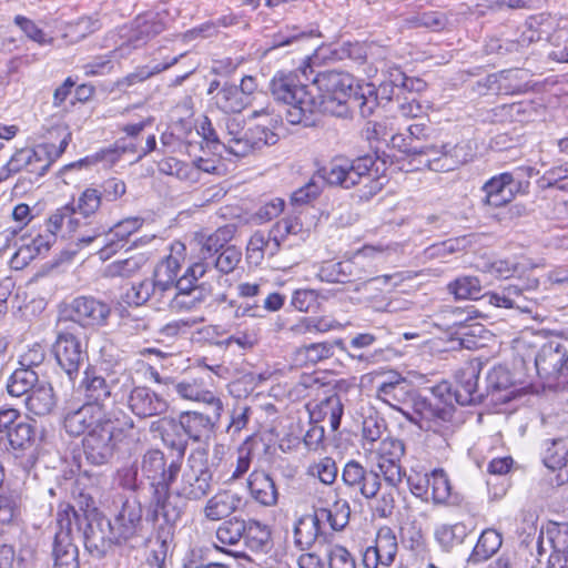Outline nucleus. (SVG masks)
Wrapping results in <instances>:
<instances>
[{"mask_svg": "<svg viewBox=\"0 0 568 568\" xmlns=\"http://www.w3.org/2000/svg\"><path fill=\"white\" fill-rule=\"evenodd\" d=\"M353 78L343 72L325 71L311 84L300 82L295 73H276L270 82L274 100L282 104L290 124L311 123V115L320 111L338 118L348 115V101L354 92Z\"/></svg>", "mask_w": 568, "mask_h": 568, "instance_id": "1", "label": "nucleus"}, {"mask_svg": "<svg viewBox=\"0 0 568 568\" xmlns=\"http://www.w3.org/2000/svg\"><path fill=\"white\" fill-rule=\"evenodd\" d=\"M481 363L473 359L465 363L455 375L456 386L442 382L432 389V397H418L414 400V412L420 420L439 425L450 422L454 415L453 399L459 405H474L483 400L484 394L478 388Z\"/></svg>", "mask_w": 568, "mask_h": 568, "instance_id": "2", "label": "nucleus"}, {"mask_svg": "<svg viewBox=\"0 0 568 568\" xmlns=\"http://www.w3.org/2000/svg\"><path fill=\"white\" fill-rule=\"evenodd\" d=\"M134 440L138 432L132 420L109 416L85 435L83 450L89 463L101 466L111 460L120 444L130 445Z\"/></svg>", "mask_w": 568, "mask_h": 568, "instance_id": "3", "label": "nucleus"}, {"mask_svg": "<svg viewBox=\"0 0 568 568\" xmlns=\"http://www.w3.org/2000/svg\"><path fill=\"white\" fill-rule=\"evenodd\" d=\"M207 140L221 143L231 154L246 156L255 150L265 145H273L277 142V135L265 125H256L248 130L236 118L225 120V133L220 140L213 130L205 135Z\"/></svg>", "mask_w": 568, "mask_h": 568, "instance_id": "4", "label": "nucleus"}, {"mask_svg": "<svg viewBox=\"0 0 568 568\" xmlns=\"http://www.w3.org/2000/svg\"><path fill=\"white\" fill-rule=\"evenodd\" d=\"M181 475L175 477L173 493L185 500L199 501L206 497L213 483V473L204 450L191 453L185 465H180Z\"/></svg>", "mask_w": 568, "mask_h": 568, "instance_id": "5", "label": "nucleus"}, {"mask_svg": "<svg viewBox=\"0 0 568 568\" xmlns=\"http://www.w3.org/2000/svg\"><path fill=\"white\" fill-rule=\"evenodd\" d=\"M79 521H73V528L82 531L84 547L95 558L104 557L119 544L111 527V521L95 511L79 514Z\"/></svg>", "mask_w": 568, "mask_h": 568, "instance_id": "6", "label": "nucleus"}, {"mask_svg": "<svg viewBox=\"0 0 568 568\" xmlns=\"http://www.w3.org/2000/svg\"><path fill=\"white\" fill-rule=\"evenodd\" d=\"M79 519L78 511L71 506L58 511L52 550L54 568H79L78 548L73 544V521Z\"/></svg>", "mask_w": 568, "mask_h": 568, "instance_id": "7", "label": "nucleus"}, {"mask_svg": "<svg viewBox=\"0 0 568 568\" xmlns=\"http://www.w3.org/2000/svg\"><path fill=\"white\" fill-rule=\"evenodd\" d=\"M404 150L418 154H426L428 168L435 172L453 171L473 159V149L469 142H459L456 144L445 143L440 149L434 145L417 146L407 144Z\"/></svg>", "mask_w": 568, "mask_h": 568, "instance_id": "8", "label": "nucleus"}, {"mask_svg": "<svg viewBox=\"0 0 568 568\" xmlns=\"http://www.w3.org/2000/svg\"><path fill=\"white\" fill-rule=\"evenodd\" d=\"M372 166L373 160L368 156L359 158L352 162L345 159H335L327 168L321 170V178L331 185L351 189L363 180H369Z\"/></svg>", "mask_w": 568, "mask_h": 568, "instance_id": "9", "label": "nucleus"}, {"mask_svg": "<svg viewBox=\"0 0 568 568\" xmlns=\"http://www.w3.org/2000/svg\"><path fill=\"white\" fill-rule=\"evenodd\" d=\"M53 353L58 365L73 381L88 358L87 351L81 341L71 333H60L53 345Z\"/></svg>", "mask_w": 568, "mask_h": 568, "instance_id": "10", "label": "nucleus"}, {"mask_svg": "<svg viewBox=\"0 0 568 568\" xmlns=\"http://www.w3.org/2000/svg\"><path fill=\"white\" fill-rule=\"evenodd\" d=\"M205 396L210 400L207 412H183L179 416L187 440L200 442L202 436L211 430L221 417L223 406L220 398L214 395Z\"/></svg>", "mask_w": 568, "mask_h": 568, "instance_id": "11", "label": "nucleus"}, {"mask_svg": "<svg viewBox=\"0 0 568 568\" xmlns=\"http://www.w3.org/2000/svg\"><path fill=\"white\" fill-rule=\"evenodd\" d=\"M141 471L150 480L154 490L173 484L180 471V464L172 462L166 465L165 456L160 449H150L142 456Z\"/></svg>", "mask_w": 568, "mask_h": 568, "instance_id": "12", "label": "nucleus"}, {"mask_svg": "<svg viewBox=\"0 0 568 568\" xmlns=\"http://www.w3.org/2000/svg\"><path fill=\"white\" fill-rule=\"evenodd\" d=\"M170 487L161 486L153 490L152 499L150 503V514L154 521L162 518L168 528L161 527L159 538L163 544L171 535V528L180 520L182 516V508L176 506L170 499Z\"/></svg>", "mask_w": 568, "mask_h": 568, "instance_id": "13", "label": "nucleus"}, {"mask_svg": "<svg viewBox=\"0 0 568 568\" xmlns=\"http://www.w3.org/2000/svg\"><path fill=\"white\" fill-rule=\"evenodd\" d=\"M342 480L348 488L358 491L366 499L375 498L381 489L379 475L365 469L355 460H351L344 466Z\"/></svg>", "mask_w": 568, "mask_h": 568, "instance_id": "14", "label": "nucleus"}, {"mask_svg": "<svg viewBox=\"0 0 568 568\" xmlns=\"http://www.w3.org/2000/svg\"><path fill=\"white\" fill-rule=\"evenodd\" d=\"M110 415L105 414L99 404H84L80 408L69 412L63 418V426L71 436H80L95 428Z\"/></svg>", "mask_w": 568, "mask_h": 568, "instance_id": "15", "label": "nucleus"}, {"mask_svg": "<svg viewBox=\"0 0 568 568\" xmlns=\"http://www.w3.org/2000/svg\"><path fill=\"white\" fill-rule=\"evenodd\" d=\"M142 526L141 504L133 500H125L115 515L111 527L118 542H125L135 537Z\"/></svg>", "mask_w": 568, "mask_h": 568, "instance_id": "16", "label": "nucleus"}, {"mask_svg": "<svg viewBox=\"0 0 568 568\" xmlns=\"http://www.w3.org/2000/svg\"><path fill=\"white\" fill-rule=\"evenodd\" d=\"M523 182L515 180L511 173L505 172L487 181L483 190L486 193L485 203L499 207L509 203L523 190Z\"/></svg>", "mask_w": 568, "mask_h": 568, "instance_id": "17", "label": "nucleus"}, {"mask_svg": "<svg viewBox=\"0 0 568 568\" xmlns=\"http://www.w3.org/2000/svg\"><path fill=\"white\" fill-rule=\"evenodd\" d=\"M71 318L82 326H94L105 322L110 315L108 304L93 297H78L70 306Z\"/></svg>", "mask_w": 568, "mask_h": 568, "instance_id": "18", "label": "nucleus"}, {"mask_svg": "<svg viewBox=\"0 0 568 568\" xmlns=\"http://www.w3.org/2000/svg\"><path fill=\"white\" fill-rule=\"evenodd\" d=\"M565 347L559 343H547L538 352L535 365L538 375L545 379H557L564 375Z\"/></svg>", "mask_w": 568, "mask_h": 568, "instance_id": "19", "label": "nucleus"}, {"mask_svg": "<svg viewBox=\"0 0 568 568\" xmlns=\"http://www.w3.org/2000/svg\"><path fill=\"white\" fill-rule=\"evenodd\" d=\"M539 282L537 278L529 280L528 285H509L500 292L488 294V301L491 305L505 308H517L521 312H531L529 297L525 295L537 288Z\"/></svg>", "mask_w": 568, "mask_h": 568, "instance_id": "20", "label": "nucleus"}, {"mask_svg": "<svg viewBox=\"0 0 568 568\" xmlns=\"http://www.w3.org/2000/svg\"><path fill=\"white\" fill-rule=\"evenodd\" d=\"M128 405L141 418L163 414L168 408L166 402L148 387L133 388L128 397Z\"/></svg>", "mask_w": 568, "mask_h": 568, "instance_id": "21", "label": "nucleus"}, {"mask_svg": "<svg viewBox=\"0 0 568 568\" xmlns=\"http://www.w3.org/2000/svg\"><path fill=\"white\" fill-rule=\"evenodd\" d=\"M232 236V229L225 226L211 234L195 233L192 244L197 252L199 260L207 261L213 258L231 241Z\"/></svg>", "mask_w": 568, "mask_h": 568, "instance_id": "22", "label": "nucleus"}, {"mask_svg": "<svg viewBox=\"0 0 568 568\" xmlns=\"http://www.w3.org/2000/svg\"><path fill=\"white\" fill-rule=\"evenodd\" d=\"M250 496L260 505L272 507L277 504L278 491L273 478L263 470H253L247 478Z\"/></svg>", "mask_w": 568, "mask_h": 568, "instance_id": "23", "label": "nucleus"}, {"mask_svg": "<svg viewBox=\"0 0 568 568\" xmlns=\"http://www.w3.org/2000/svg\"><path fill=\"white\" fill-rule=\"evenodd\" d=\"M26 409L38 417L50 415L57 406V396L50 383L42 381L24 397Z\"/></svg>", "mask_w": 568, "mask_h": 568, "instance_id": "24", "label": "nucleus"}, {"mask_svg": "<svg viewBox=\"0 0 568 568\" xmlns=\"http://www.w3.org/2000/svg\"><path fill=\"white\" fill-rule=\"evenodd\" d=\"M336 347L341 351H346L345 344L342 339L301 346L294 352V364L296 366L314 365L323 359L334 356V349Z\"/></svg>", "mask_w": 568, "mask_h": 568, "instance_id": "25", "label": "nucleus"}, {"mask_svg": "<svg viewBox=\"0 0 568 568\" xmlns=\"http://www.w3.org/2000/svg\"><path fill=\"white\" fill-rule=\"evenodd\" d=\"M151 429L160 434L161 439L166 446L178 450L180 455L185 453L187 437L182 428L180 418H160L151 424Z\"/></svg>", "mask_w": 568, "mask_h": 568, "instance_id": "26", "label": "nucleus"}, {"mask_svg": "<svg viewBox=\"0 0 568 568\" xmlns=\"http://www.w3.org/2000/svg\"><path fill=\"white\" fill-rule=\"evenodd\" d=\"M526 73L523 70H505L486 78V85L503 94H520L530 90L528 82L523 81Z\"/></svg>", "mask_w": 568, "mask_h": 568, "instance_id": "27", "label": "nucleus"}, {"mask_svg": "<svg viewBox=\"0 0 568 568\" xmlns=\"http://www.w3.org/2000/svg\"><path fill=\"white\" fill-rule=\"evenodd\" d=\"M241 504V497L231 491H220L212 496L203 508L204 516L210 520H220L234 513Z\"/></svg>", "mask_w": 568, "mask_h": 568, "instance_id": "28", "label": "nucleus"}, {"mask_svg": "<svg viewBox=\"0 0 568 568\" xmlns=\"http://www.w3.org/2000/svg\"><path fill=\"white\" fill-rule=\"evenodd\" d=\"M549 548L550 552L568 551V524L549 523L538 537V551L542 554Z\"/></svg>", "mask_w": 568, "mask_h": 568, "instance_id": "29", "label": "nucleus"}, {"mask_svg": "<svg viewBox=\"0 0 568 568\" xmlns=\"http://www.w3.org/2000/svg\"><path fill=\"white\" fill-rule=\"evenodd\" d=\"M245 535V520L232 518L224 521L216 530V539L222 546H216L225 554L232 555L236 558L242 557V551L226 549L225 546H236Z\"/></svg>", "mask_w": 568, "mask_h": 568, "instance_id": "30", "label": "nucleus"}, {"mask_svg": "<svg viewBox=\"0 0 568 568\" xmlns=\"http://www.w3.org/2000/svg\"><path fill=\"white\" fill-rule=\"evenodd\" d=\"M55 240L57 237L52 233L45 232V234L38 235L36 239L31 241V243L19 247V250L11 260V264L16 268H21L26 266L37 255L48 252L52 244L55 242Z\"/></svg>", "mask_w": 568, "mask_h": 568, "instance_id": "31", "label": "nucleus"}, {"mask_svg": "<svg viewBox=\"0 0 568 568\" xmlns=\"http://www.w3.org/2000/svg\"><path fill=\"white\" fill-rule=\"evenodd\" d=\"M323 530L324 525L322 519H320L318 509H315L313 514L302 516L295 524V542L302 548L308 547Z\"/></svg>", "mask_w": 568, "mask_h": 568, "instance_id": "32", "label": "nucleus"}, {"mask_svg": "<svg viewBox=\"0 0 568 568\" xmlns=\"http://www.w3.org/2000/svg\"><path fill=\"white\" fill-rule=\"evenodd\" d=\"M272 534L267 525L255 519L245 520L243 540L254 552H268L272 548Z\"/></svg>", "mask_w": 568, "mask_h": 568, "instance_id": "33", "label": "nucleus"}, {"mask_svg": "<svg viewBox=\"0 0 568 568\" xmlns=\"http://www.w3.org/2000/svg\"><path fill=\"white\" fill-rule=\"evenodd\" d=\"M42 381L39 379L38 374L32 368L19 367L11 374L7 389L11 396L26 397L28 393L33 390Z\"/></svg>", "mask_w": 568, "mask_h": 568, "instance_id": "34", "label": "nucleus"}, {"mask_svg": "<svg viewBox=\"0 0 568 568\" xmlns=\"http://www.w3.org/2000/svg\"><path fill=\"white\" fill-rule=\"evenodd\" d=\"M219 109L226 113L241 112L251 101L234 84L225 83L213 97Z\"/></svg>", "mask_w": 568, "mask_h": 568, "instance_id": "35", "label": "nucleus"}, {"mask_svg": "<svg viewBox=\"0 0 568 568\" xmlns=\"http://www.w3.org/2000/svg\"><path fill=\"white\" fill-rule=\"evenodd\" d=\"M6 437L10 448L16 454H23L33 448L37 439V429L31 423L21 420Z\"/></svg>", "mask_w": 568, "mask_h": 568, "instance_id": "36", "label": "nucleus"}, {"mask_svg": "<svg viewBox=\"0 0 568 568\" xmlns=\"http://www.w3.org/2000/svg\"><path fill=\"white\" fill-rule=\"evenodd\" d=\"M544 464L552 470H560L561 481L568 479V448L562 439H554L544 456Z\"/></svg>", "mask_w": 568, "mask_h": 568, "instance_id": "37", "label": "nucleus"}, {"mask_svg": "<svg viewBox=\"0 0 568 568\" xmlns=\"http://www.w3.org/2000/svg\"><path fill=\"white\" fill-rule=\"evenodd\" d=\"M503 542L501 535L491 528L485 529L474 547L470 560L480 562L489 559L498 551Z\"/></svg>", "mask_w": 568, "mask_h": 568, "instance_id": "38", "label": "nucleus"}, {"mask_svg": "<svg viewBox=\"0 0 568 568\" xmlns=\"http://www.w3.org/2000/svg\"><path fill=\"white\" fill-rule=\"evenodd\" d=\"M343 415V405L338 396H331L322 400L311 410V418H322L327 422L332 430H337Z\"/></svg>", "mask_w": 568, "mask_h": 568, "instance_id": "39", "label": "nucleus"}, {"mask_svg": "<svg viewBox=\"0 0 568 568\" xmlns=\"http://www.w3.org/2000/svg\"><path fill=\"white\" fill-rule=\"evenodd\" d=\"M146 261L143 254H134L124 260L114 261L105 266L103 276L110 278L133 276L142 268Z\"/></svg>", "mask_w": 568, "mask_h": 568, "instance_id": "40", "label": "nucleus"}, {"mask_svg": "<svg viewBox=\"0 0 568 568\" xmlns=\"http://www.w3.org/2000/svg\"><path fill=\"white\" fill-rule=\"evenodd\" d=\"M406 381L398 374H393L389 381L383 382L376 390L377 397L396 408L403 402L406 392Z\"/></svg>", "mask_w": 568, "mask_h": 568, "instance_id": "41", "label": "nucleus"}, {"mask_svg": "<svg viewBox=\"0 0 568 568\" xmlns=\"http://www.w3.org/2000/svg\"><path fill=\"white\" fill-rule=\"evenodd\" d=\"M354 265L352 262H323L317 271L321 281L327 283H349Z\"/></svg>", "mask_w": 568, "mask_h": 568, "instance_id": "42", "label": "nucleus"}, {"mask_svg": "<svg viewBox=\"0 0 568 568\" xmlns=\"http://www.w3.org/2000/svg\"><path fill=\"white\" fill-rule=\"evenodd\" d=\"M211 294V288L205 287L202 283L186 293H175L171 300V310L173 311H191L203 303Z\"/></svg>", "mask_w": 568, "mask_h": 568, "instance_id": "43", "label": "nucleus"}, {"mask_svg": "<svg viewBox=\"0 0 568 568\" xmlns=\"http://www.w3.org/2000/svg\"><path fill=\"white\" fill-rule=\"evenodd\" d=\"M318 513L324 526L328 524L333 530L338 531L348 524L351 508L346 500H339L332 508H318Z\"/></svg>", "mask_w": 568, "mask_h": 568, "instance_id": "44", "label": "nucleus"}, {"mask_svg": "<svg viewBox=\"0 0 568 568\" xmlns=\"http://www.w3.org/2000/svg\"><path fill=\"white\" fill-rule=\"evenodd\" d=\"M270 258L274 270L286 272L302 263L304 255L300 245H288L280 253L273 246L270 252Z\"/></svg>", "mask_w": 568, "mask_h": 568, "instance_id": "45", "label": "nucleus"}, {"mask_svg": "<svg viewBox=\"0 0 568 568\" xmlns=\"http://www.w3.org/2000/svg\"><path fill=\"white\" fill-rule=\"evenodd\" d=\"M378 106V97L373 85L361 88V93L354 91L348 101V113L353 109H358L362 116L367 118L373 114Z\"/></svg>", "mask_w": 568, "mask_h": 568, "instance_id": "46", "label": "nucleus"}, {"mask_svg": "<svg viewBox=\"0 0 568 568\" xmlns=\"http://www.w3.org/2000/svg\"><path fill=\"white\" fill-rule=\"evenodd\" d=\"M429 488L432 500L436 505L448 504L452 498V485L447 474L443 469H434L429 474Z\"/></svg>", "mask_w": 568, "mask_h": 568, "instance_id": "47", "label": "nucleus"}, {"mask_svg": "<svg viewBox=\"0 0 568 568\" xmlns=\"http://www.w3.org/2000/svg\"><path fill=\"white\" fill-rule=\"evenodd\" d=\"M82 384L85 389V396L89 400L93 402L92 404L102 406V403L111 395V387L102 376L93 375L87 371Z\"/></svg>", "mask_w": 568, "mask_h": 568, "instance_id": "48", "label": "nucleus"}, {"mask_svg": "<svg viewBox=\"0 0 568 568\" xmlns=\"http://www.w3.org/2000/svg\"><path fill=\"white\" fill-rule=\"evenodd\" d=\"M374 546L383 559V566L388 567L394 561L397 552V540L393 530L388 527L381 528Z\"/></svg>", "mask_w": 568, "mask_h": 568, "instance_id": "49", "label": "nucleus"}, {"mask_svg": "<svg viewBox=\"0 0 568 568\" xmlns=\"http://www.w3.org/2000/svg\"><path fill=\"white\" fill-rule=\"evenodd\" d=\"M448 290L457 300H477L481 295V285L475 276L459 277L448 285Z\"/></svg>", "mask_w": 568, "mask_h": 568, "instance_id": "50", "label": "nucleus"}, {"mask_svg": "<svg viewBox=\"0 0 568 568\" xmlns=\"http://www.w3.org/2000/svg\"><path fill=\"white\" fill-rule=\"evenodd\" d=\"M135 33L130 39V42L133 44L134 48L144 44L151 38L161 33L164 29L163 23L155 19L146 20L139 18L135 21Z\"/></svg>", "mask_w": 568, "mask_h": 568, "instance_id": "51", "label": "nucleus"}, {"mask_svg": "<svg viewBox=\"0 0 568 568\" xmlns=\"http://www.w3.org/2000/svg\"><path fill=\"white\" fill-rule=\"evenodd\" d=\"M37 162H41V155L39 151L33 149H20L18 150L10 160L3 165L10 175L27 169L29 165H33Z\"/></svg>", "mask_w": 568, "mask_h": 568, "instance_id": "52", "label": "nucleus"}, {"mask_svg": "<svg viewBox=\"0 0 568 568\" xmlns=\"http://www.w3.org/2000/svg\"><path fill=\"white\" fill-rule=\"evenodd\" d=\"M242 260V252L234 245L224 246L213 260L215 268L223 273H232Z\"/></svg>", "mask_w": 568, "mask_h": 568, "instance_id": "53", "label": "nucleus"}, {"mask_svg": "<svg viewBox=\"0 0 568 568\" xmlns=\"http://www.w3.org/2000/svg\"><path fill=\"white\" fill-rule=\"evenodd\" d=\"M389 81H383L378 89L377 95L379 94L382 99L392 100L394 97H399L404 89H407L409 83L413 81L407 79L402 72L396 71L395 73H390Z\"/></svg>", "mask_w": 568, "mask_h": 568, "instance_id": "54", "label": "nucleus"}, {"mask_svg": "<svg viewBox=\"0 0 568 568\" xmlns=\"http://www.w3.org/2000/svg\"><path fill=\"white\" fill-rule=\"evenodd\" d=\"M302 232V223L297 217L282 219L275 223L271 231L275 251H280L281 240L286 235H297Z\"/></svg>", "mask_w": 568, "mask_h": 568, "instance_id": "55", "label": "nucleus"}, {"mask_svg": "<svg viewBox=\"0 0 568 568\" xmlns=\"http://www.w3.org/2000/svg\"><path fill=\"white\" fill-rule=\"evenodd\" d=\"M466 535V526L462 523L443 525L435 532L436 539L446 548L463 542Z\"/></svg>", "mask_w": 568, "mask_h": 568, "instance_id": "56", "label": "nucleus"}, {"mask_svg": "<svg viewBox=\"0 0 568 568\" xmlns=\"http://www.w3.org/2000/svg\"><path fill=\"white\" fill-rule=\"evenodd\" d=\"M308 474L317 477L323 484H333L337 476V467L335 462L325 457L312 464L308 468Z\"/></svg>", "mask_w": 568, "mask_h": 568, "instance_id": "57", "label": "nucleus"}, {"mask_svg": "<svg viewBox=\"0 0 568 568\" xmlns=\"http://www.w3.org/2000/svg\"><path fill=\"white\" fill-rule=\"evenodd\" d=\"M179 271V258L173 255H169L158 263L153 272V277L175 284Z\"/></svg>", "mask_w": 568, "mask_h": 568, "instance_id": "58", "label": "nucleus"}, {"mask_svg": "<svg viewBox=\"0 0 568 568\" xmlns=\"http://www.w3.org/2000/svg\"><path fill=\"white\" fill-rule=\"evenodd\" d=\"M102 200L99 190L92 187L85 189L79 197L78 211L84 216H90L99 210Z\"/></svg>", "mask_w": 568, "mask_h": 568, "instance_id": "59", "label": "nucleus"}, {"mask_svg": "<svg viewBox=\"0 0 568 568\" xmlns=\"http://www.w3.org/2000/svg\"><path fill=\"white\" fill-rule=\"evenodd\" d=\"M272 247V236L265 237L262 232H255L247 243V256L248 258H255V262L258 263L263 260L265 251Z\"/></svg>", "mask_w": 568, "mask_h": 568, "instance_id": "60", "label": "nucleus"}, {"mask_svg": "<svg viewBox=\"0 0 568 568\" xmlns=\"http://www.w3.org/2000/svg\"><path fill=\"white\" fill-rule=\"evenodd\" d=\"M14 23L23 31V33L32 41L39 44H51L52 38H47L42 29H40L32 20L23 16H17Z\"/></svg>", "mask_w": 568, "mask_h": 568, "instance_id": "61", "label": "nucleus"}, {"mask_svg": "<svg viewBox=\"0 0 568 568\" xmlns=\"http://www.w3.org/2000/svg\"><path fill=\"white\" fill-rule=\"evenodd\" d=\"M152 287L153 285L150 280H144L135 285H132V287L126 292L128 303L139 306L146 303L148 301H153Z\"/></svg>", "mask_w": 568, "mask_h": 568, "instance_id": "62", "label": "nucleus"}, {"mask_svg": "<svg viewBox=\"0 0 568 568\" xmlns=\"http://www.w3.org/2000/svg\"><path fill=\"white\" fill-rule=\"evenodd\" d=\"M328 568H356L355 559L349 551L335 545L328 550Z\"/></svg>", "mask_w": 568, "mask_h": 568, "instance_id": "63", "label": "nucleus"}, {"mask_svg": "<svg viewBox=\"0 0 568 568\" xmlns=\"http://www.w3.org/2000/svg\"><path fill=\"white\" fill-rule=\"evenodd\" d=\"M500 114L509 116L511 121L524 122L529 119V116L535 112L532 104L529 103H511L504 104L498 108Z\"/></svg>", "mask_w": 568, "mask_h": 568, "instance_id": "64", "label": "nucleus"}]
</instances>
